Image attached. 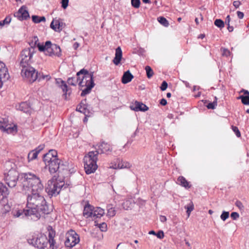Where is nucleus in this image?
Masks as SVG:
<instances>
[{
  "instance_id": "nucleus-54",
  "label": "nucleus",
  "mask_w": 249,
  "mask_h": 249,
  "mask_svg": "<svg viewBox=\"0 0 249 249\" xmlns=\"http://www.w3.org/2000/svg\"><path fill=\"white\" fill-rule=\"evenodd\" d=\"M235 205L240 210H243L244 209V206H243L242 203L239 200H237L235 202Z\"/></svg>"
},
{
  "instance_id": "nucleus-57",
  "label": "nucleus",
  "mask_w": 249,
  "mask_h": 249,
  "mask_svg": "<svg viewBox=\"0 0 249 249\" xmlns=\"http://www.w3.org/2000/svg\"><path fill=\"white\" fill-rule=\"evenodd\" d=\"M40 77L41 78L40 80L42 79H46L47 80H49L51 78V77L49 75H43L40 73Z\"/></svg>"
},
{
  "instance_id": "nucleus-41",
  "label": "nucleus",
  "mask_w": 249,
  "mask_h": 249,
  "mask_svg": "<svg viewBox=\"0 0 249 249\" xmlns=\"http://www.w3.org/2000/svg\"><path fill=\"white\" fill-rule=\"evenodd\" d=\"M185 208L187 209L186 213H187L188 217H189L191 212L194 208L193 202H191L188 205L185 206Z\"/></svg>"
},
{
  "instance_id": "nucleus-3",
  "label": "nucleus",
  "mask_w": 249,
  "mask_h": 249,
  "mask_svg": "<svg viewBox=\"0 0 249 249\" xmlns=\"http://www.w3.org/2000/svg\"><path fill=\"white\" fill-rule=\"evenodd\" d=\"M98 154V151H90L84 157V169L87 174L93 173L96 170L98 167L96 163Z\"/></svg>"
},
{
  "instance_id": "nucleus-6",
  "label": "nucleus",
  "mask_w": 249,
  "mask_h": 249,
  "mask_svg": "<svg viewBox=\"0 0 249 249\" xmlns=\"http://www.w3.org/2000/svg\"><path fill=\"white\" fill-rule=\"evenodd\" d=\"M39 51L44 52L45 55L50 56L59 57L61 55V50L60 47L55 44L52 43L50 41H46L44 46H39Z\"/></svg>"
},
{
  "instance_id": "nucleus-10",
  "label": "nucleus",
  "mask_w": 249,
  "mask_h": 249,
  "mask_svg": "<svg viewBox=\"0 0 249 249\" xmlns=\"http://www.w3.org/2000/svg\"><path fill=\"white\" fill-rule=\"evenodd\" d=\"M28 243L35 247L39 249H47L48 239L46 235L42 234L33 237L32 239H28Z\"/></svg>"
},
{
  "instance_id": "nucleus-8",
  "label": "nucleus",
  "mask_w": 249,
  "mask_h": 249,
  "mask_svg": "<svg viewBox=\"0 0 249 249\" xmlns=\"http://www.w3.org/2000/svg\"><path fill=\"white\" fill-rule=\"evenodd\" d=\"M21 75L24 80L30 83H33L36 80L40 81V73L32 66L21 70Z\"/></svg>"
},
{
  "instance_id": "nucleus-62",
  "label": "nucleus",
  "mask_w": 249,
  "mask_h": 249,
  "mask_svg": "<svg viewBox=\"0 0 249 249\" xmlns=\"http://www.w3.org/2000/svg\"><path fill=\"white\" fill-rule=\"evenodd\" d=\"M160 221L162 222H164L167 220L166 216H163V215H160Z\"/></svg>"
},
{
  "instance_id": "nucleus-50",
  "label": "nucleus",
  "mask_w": 249,
  "mask_h": 249,
  "mask_svg": "<svg viewBox=\"0 0 249 249\" xmlns=\"http://www.w3.org/2000/svg\"><path fill=\"white\" fill-rule=\"evenodd\" d=\"M44 147H45L44 144H40L34 150L37 153V154H38L40 152V151H41L44 148Z\"/></svg>"
},
{
  "instance_id": "nucleus-31",
  "label": "nucleus",
  "mask_w": 249,
  "mask_h": 249,
  "mask_svg": "<svg viewBox=\"0 0 249 249\" xmlns=\"http://www.w3.org/2000/svg\"><path fill=\"white\" fill-rule=\"evenodd\" d=\"M69 167L67 162L65 163H62L60 164V170L58 172V174H61L62 175L64 176L69 173Z\"/></svg>"
},
{
  "instance_id": "nucleus-26",
  "label": "nucleus",
  "mask_w": 249,
  "mask_h": 249,
  "mask_svg": "<svg viewBox=\"0 0 249 249\" xmlns=\"http://www.w3.org/2000/svg\"><path fill=\"white\" fill-rule=\"evenodd\" d=\"M122 58V51L120 47H118L115 50V56L113 62L115 65H118Z\"/></svg>"
},
{
  "instance_id": "nucleus-58",
  "label": "nucleus",
  "mask_w": 249,
  "mask_h": 249,
  "mask_svg": "<svg viewBox=\"0 0 249 249\" xmlns=\"http://www.w3.org/2000/svg\"><path fill=\"white\" fill-rule=\"evenodd\" d=\"M55 83L57 86H59L62 84H63V83H64V81L60 78H57L55 79Z\"/></svg>"
},
{
  "instance_id": "nucleus-52",
  "label": "nucleus",
  "mask_w": 249,
  "mask_h": 249,
  "mask_svg": "<svg viewBox=\"0 0 249 249\" xmlns=\"http://www.w3.org/2000/svg\"><path fill=\"white\" fill-rule=\"evenodd\" d=\"M231 217L233 220H236L239 217V214L237 212H232L231 214Z\"/></svg>"
},
{
  "instance_id": "nucleus-29",
  "label": "nucleus",
  "mask_w": 249,
  "mask_h": 249,
  "mask_svg": "<svg viewBox=\"0 0 249 249\" xmlns=\"http://www.w3.org/2000/svg\"><path fill=\"white\" fill-rule=\"evenodd\" d=\"M177 184L184 187L186 189H188L191 187V185H189V182L182 176H179L177 180Z\"/></svg>"
},
{
  "instance_id": "nucleus-63",
  "label": "nucleus",
  "mask_w": 249,
  "mask_h": 249,
  "mask_svg": "<svg viewBox=\"0 0 249 249\" xmlns=\"http://www.w3.org/2000/svg\"><path fill=\"white\" fill-rule=\"evenodd\" d=\"M230 20H231L230 16L229 15L227 16V17H226V20H225L226 24H227V25L230 24Z\"/></svg>"
},
{
  "instance_id": "nucleus-28",
  "label": "nucleus",
  "mask_w": 249,
  "mask_h": 249,
  "mask_svg": "<svg viewBox=\"0 0 249 249\" xmlns=\"http://www.w3.org/2000/svg\"><path fill=\"white\" fill-rule=\"evenodd\" d=\"M133 78V75L129 71L124 72L122 77V82L123 84H127L130 82Z\"/></svg>"
},
{
  "instance_id": "nucleus-14",
  "label": "nucleus",
  "mask_w": 249,
  "mask_h": 249,
  "mask_svg": "<svg viewBox=\"0 0 249 249\" xmlns=\"http://www.w3.org/2000/svg\"><path fill=\"white\" fill-rule=\"evenodd\" d=\"M89 72L87 70L83 69L77 72L75 77H69L67 80V83L69 85L75 86L77 84L81 81L82 78L81 75L83 76H87Z\"/></svg>"
},
{
  "instance_id": "nucleus-55",
  "label": "nucleus",
  "mask_w": 249,
  "mask_h": 249,
  "mask_svg": "<svg viewBox=\"0 0 249 249\" xmlns=\"http://www.w3.org/2000/svg\"><path fill=\"white\" fill-rule=\"evenodd\" d=\"M2 21H3V24H8L10 23V22L11 21V18L10 16H8Z\"/></svg>"
},
{
  "instance_id": "nucleus-32",
  "label": "nucleus",
  "mask_w": 249,
  "mask_h": 249,
  "mask_svg": "<svg viewBox=\"0 0 249 249\" xmlns=\"http://www.w3.org/2000/svg\"><path fill=\"white\" fill-rule=\"evenodd\" d=\"M105 213L104 210L100 208L97 207L95 210H93V217L96 216V217H100Z\"/></svg>"
},
{
  "instance_id": "nucleus-48",
  "label": "nucleus",
  "mask_w": 249,
  "mask_h": 249,
  "mask_svg": "<svg viewBox=\"0 0 249 249\" xmlns=\"http://www.w3.org/2000/svg\"><path fill=\"white\" fill-rule=\"evenodd\" d=\"M231 128L237 137L239 138L241 137L240 132L237 126L232 125Z\"/></svg>"
},
{
  "instance_id": "nucleus-21",
  "label": "nucleus",
  "mask_w": 249,
  "mask_h": 249,
  "mask_svg": "<svg viewBox=\"0 0 249 249\" xmlns=\"http://www.w3.org/2000/svg\"><path fill=\"white\" fill-rule=\"evenodd\" d=\"M94 207L87 203L84 208L83 215L86 218L93 216Z\"/></svg>"
},
{
  "instance_id": "nucleus-33",
  "label": "nucleus",
  "mask_w": 249,
  "mask_h": 249,
  "mask_svg": "<svg viewBox=\"0 0 249 249\" xmlns=\"http://www.w3.org/2000/svg\"><path fill=\"white\" fill-rule=\"evenodd\" d=\"M60 88H61L64 92L63 96L65 97V99H67V92H68L70 90L69 88L67 86V85L64 81V83L63 84L59 85L58 86Z\"/></svg>"
},
{
  "instance_id": "nucleus-53",
  "label": "nucleus",
  "mask_w": 249,
  "mask_h": 249,
  "mask_svg": "<svg viewBox=\"0 0 249 249\" xmlns=\"http://www.w3.org/2000/svg\"><path fill=\"white\" fill-rule=\"evenodd\" d=\"M61 3L62 7L66 9L68 6L69 0H61Z\"/></svg>"
},
{
  "instance_id": "nucleus-44",
  "label": "nucleus",
  "mask_w": 249,
  "mask_h": 249,
  "mask_svg": "<svg viewBox=\"0 0 249 249\" xmlns=\"http://www.w3.org/2000/svg\"><path fill=\"white\" fill-rule=\"evenodd\" d=\"M123 208L125 210H128L131 208L132 203L130 200H126L122 204Z\"/></svg>"
},
{
  "instance_id": "nucleus-1",
  "label": "nucleus",
  "mask_w": 249,
  "mask_h": 249,
  "mask_svg": "<svg viewBox=\"0 0 249 249\" xmlns=\"http://www.w3.org/2000/svg\"><path fill=\"white\" fill-rule=\"evenodd\" d=\"M27 208L33 216L38 219L43 214H48L53 211V207L47 202L41 192H32L27 198Z\"/></svg>"
},
{
  "instance_id": "nucleus-39",
  "label": "nucleus",
  "mask_w": 249,
  "mask_h": 249,
  "mask_svg": "<svg viewBox=\"0 0 249 249\" xmlns=\"http://www.w3.org/2000/svg\"><path fill=\"white\" fill-rule=\"evenodd\" d=\"M238 99L241 100L242 103L245 105H249V96L241 95Z\"/></svg>"
},
{
  "instance_id": "nucleus-7",
  "label": "nucleus",
  "mask_w": 249,
  "mask_h": 249,
  "mask_svg": "<svg viewBox=\"0 0 249 249\" xmlns=\"http://www.w3.org/2000/svg\"><path fill=\"white\" fill-rule=\"evenodd\" d=\"M4 175L5 183L10 188L15 187L17 182L20 184L19 186L22 187L21 174H19L15 169L12 168L9 170L8 172H4Z\"/></svg>"
},
{
  "instance_id": "nucleus-18",
  "label": "nucleus",
  "mask_w": 249,
  "mask_h": 249,
  "mask_svg": "<svg viewBox=\"0 0 249 249\" xmlns=\"http://www.w3.org/2000/svg\"><path fill=\"white\" fill-rule=\"evenodd\" d=\"M131 110L135 111H145L148 110V107L142 102L136 101L130 106Z\"/></svg>"
},
{
  "instance_id": "nucleus-12",
  "label": "nucleus",
  "mask_w": 249,
  "mask_h": 249,
  "mask_svg": "<svg viewBox=\"0 0 249 249\" xmlns=\"http://www.w3.org/2000/svg\"><path fill=\"white\" fill-rule=\"evenodd\" d=\"M79 235L73 230L70 231L67 234L65 245L67 248H71L79 242Z\"/></svg>"
},
{
  "instance_id": "nucleus-42",
  "label": "nucleus",
  "mask_w": 249,
  "mask_h": 249,
  "mask_svg": "<svg viewBox=\"0 0 249 249\" xmlns=\"http://www.w3.org/2000/svg\"><path fill=\"white\" fill-rule=\"evenodd\" d=\"M95 225L97 226L102 231H106L107 230V225L105 222L101 224H95Z\"/></svg>"
},
{
  "instance_id": "nucleus-20",
  "label": "nucleus",
  "mask_w": 249,
  "mask_h": 249,
  "mask_svg": "<svg viewBox=\"0 0 249 249\" xmlns=\"http://www.w3.org/2000/svg\"><path fill=\"white\" fill-rule=\"evenodd\" d=\"M63 25L60 19H53L50 24V27L55 31H60L62 30Z\"/></svg>"
},
{
  "instance_id": "nucleus-30",
  "label": "nucleus",
  "mask_w": 249,
  "mask_h": 249,
  "mask_svg": "<svg viewBox=\"0 0 249 249\" xmlns=\"http://www.w3.org/2000/svg\"><path fill=\"white\" fill-rule=\"evenodd\" d=\"M9 77L10 76L6 67L0 70V79L5 82L9 79Z\"/></svg>"
},
{
  "instance_id": "nucleus-37",
  "label": "nucleus",
  "mask_w": 249,
  "mask_h": 249,
  "mask_svg": "<svg viewBox=\"0 0 249 249\" xmlns=\"http://www.w3.org/2000/svg\"><path fill=\"white\" fill-rule=\"evenodd\" d=\"M37 153L34 150L30 151L28 155V158L29 160H33L37 158Z\"/></svg>"
},
{
  "instance_id": "nucleus-17",
  "label": "nucleus",
  "mask_w": 249,
  "mask_h": 249,
  "mask_svg": "<svg viewBox=\"0 0 249 249\" xmlns=\"http://www.w3.org/2000/svg\"><path fill=\"white\" fill-rule=\"evenodd\" d=\"M55 159H58L57 158V152L56 150L51 149L49 152L43 156V161H44L46 165L47 163L51 160H53Z\"/></svg>"
},
{
  "instance_id": "nucleus-40",
  "label": "nucleus",
  "mask_w": 249,
  "mask_h": 249,
  "mask_svg": "<svg viewBox=\"0 0 249 249\" xmlns=\"http://www.w3.org/2000/svg\"><path fill=\"white\" fill-rule=\"evenodd\" d=\"M107 215L110 217L114 216L116 214V211L114 208L111 207V206H107Z\"/></svg>"
},
{
  "instance_id": "nucleus-15",
  "label": "nucleus",
  "mask_w": 249,
  "mask_h": 249,
  "mask_svg": "<svg viewBox=\"0 0 249 249\" xmlns=\"http://www.w3.org/2000/svg\"><path fill=\"white\" fill-rule=\"evenodd\" d=\"M26 9L27 7L26 6H22L17 12L14 13V17L20 21L27 20L29 18L30 16L29 12Z\"/></svg>"
},
{
  "instance_id": "nucleus-23",
  "label": "nucleus",
  "mask_w": 249,
  "mask_h": 249,
  "mask_svg": "<svg viewBox=\"0 0 249 249\" xmlns=\"http://www.w3.org/2000/svg\"><path fill=\"white\" fill-rule=\"evenodd\" d=\"M48 231V236L49 238L48 239V243L50 245V248L51 249H57V247L54 245L55 241L53 239L55 235V231L53 230L52 228L50 230H49Z\"/></svg>"
},
{
  "instance_id": "nucleus-38",
  "label": "nucleus",
  "mask_w": 249,
  "mask_h": 249,
  "mask_svg": "<svg viewBox=\"0 0 249 249\" xmlns=\"http://www.w3.org/2000/svg\"><path fill=\"white\" fill-rule=\"evenodd\" d=\"M145 70L146 71V76H147V78H151L154 74L153 71L152 69H151V68L149 66H146L145 68Z\"/></svg>"
},
{
  "instance_id": "nucleus-27",
  "label": "nucleus",
  "mask_w": 249,
  "mask_h": 249,
  "mask_svg": "<svg viewBox=\"0 0 249 249\" xmlns=\"http://www.w3.org/2000/svg\"><path fill=\"white\" fill-rule=\"evenodd\" d=\"M15 217L23 218L24 216H32L33 214L30 210L27 208L26 209L18 210L14 214Z\"/></svg>"
},
{
  "instance_id": "nucleus-64",
  "label": "nucleus",
  "mask_w": 249,
  "mask_h": 249,
  "mask_svg": "<svg viewBox=\"0 0 249 249\" xmlns=\"http://www.w3.org/2000/svg\"><path fill=\"white\" fill-rule=\"evenodd\" d=\"M241 92L244 93V96H249V91L248 90L242 89Z\"/></svg>"
},
{
  "instance_id": "nucleus-49",
  "label": "nucleus",
  "mask_w": 249,
  "mask_h": 249,
  "mask_svg": "<svg viewBox=\"0 0 249 249\" xmlns=\"http://www.w3.org/2000/svg\"><path fill=\"white\" fill-rule=\"evenodd\" d=\"M217 106V104L216 103V101H213V102H210L206 105L208 109H213L215 108Z\"/></svg>"
},
{
  "instance_id": "nucleus-22",
  "label": "nucleus",
  "mask_w": 249,
  "mask_h": 249,
  "mask_svg": "<svg viewBox=\"0 0 249 249\" xmlns=\"http://www.w3.org/2000/svg\"><path fill=\"white\" fill-rule=\"evenodd\" d=\"M29 45L30 47L25 48V49H34V53H36L35 48L36 46L39 49V46H44L43 44H41L38 42V38L37 36H34L32 37V40L29 42Z\"/></svg>"
},
{
  "instance_id": "nucleus-47",
  "label": "nucleus",
  "mask_w": 249,
  "mask_h": 249,
  "mask_svg": "<svg viewBox=\"0 0 249 249\" xmlns=\"http://www.w3.org/2000/svg\"><path fill=\"white\" fill-rule=\"evenodd\" d=\"M229 217V212L223 211L220 215V218L223 221H225Z\"/></svg>"
},
{
  "instance_id": "nucleus-36",
  "label": "nucleus",
  "mask_w": 249,
  "mask_h": 249,
  "mask_svg": "<svg viewBox=\"0 0 249 249\" xmlns=\"http://www.w3.org/2000/svg\"><path fill=\"white\" fill-rule=\"evenodd\" d=\"M158 20L161 25L165 27H168L169 25L168 20L163 17H159Z\"/></svg>"
},
{
  "instance_id": "nucleus-24",
  "label": "nucleus",
  "mask_w": 249,
  "mask_h": 249,
  "mask_svg": "<svg viewBox=\"0 0 249 249\" xmlns=\"http://www.w3.org/2000/svg\"><path fill=\"white\" fill-rule=\"evenodd\" d=\"M9 194L7 188L2 183L0 182V201L6 198Z\"/></svg>"
},
{
  "instance_id": "nucleus-35",
  "label": "nucleus",
  "mask_w": 249,
  "mask_h": 249,
  "mask_svg": "<svg viewBox=\"0 0 249 249\" xmlns=\"http://www.w3.org/2000/svg\"><path fill=\"white\" fill-rule=\"evenodd\" d=\"M32 20L34 23H38L42 21H45L46 18L45 17H39L36 15H33L32 16Z\"/></svg>"
},
{
  "instance_id": "nucleus-4",
  "label": "nucleus",
  "mask_w": 249,
  "mask_h": 249,
  "mask_svg": "<svg viewBox=\"0 0 249 249\" xmlns=\"http://www.w3.org/2000/svg\"><path fill=\"white\" fill-rule=\"evenodd\" d=\"M23 49L20 53L18 58L19 67L20 70L32 66L34 63V49Z\"/></svg>"
},
{
  "instance_id": "nucleus-51",
  "label": "nucleus",
  "mask_w": 249,
  "mask_h": 249,
  "mask_svg": "<svg viewBox=\"0 0 249 249\" xmlns=\"http://www.w3.org/2000/svg\"><path fill=\"white\" fill-rule=\"evenodd\" d=\"M168 87V84L165 81H163L160 87V90L162 91H164Z\"/></svg>"
},
{
  "instance_id": "nucleus-59",
  "label": "nucleus",
  "mask_w": 249,
  "mask_h": 249,
  "mask_svg": "<svg viewBox=\"0 0 249 249\" xmlns=\"http://www.w3.org/2000/svg\"><path fill=\"white\" fill-rule=\"evenodd\" d=\"M240 4H241V2H240V1H238V0L234 1L233 2V5L236 8H238L239 7Z\"/></svg>"
},
{
  "instance_id": "nucleus-11",
  "label": "nucleus",
  "mask_w": 249,
  "mask_h": 249,
  "mask_svg": "<svg viewBox=\"0 0 249 249\" xmlns=\"http://www.w3.org/2000/svg\"><path fill=\"white\" fill-rule=\"evenodd\" d=\"M76 110L85 114V117L83 120L84 123L88 121L87 117H90L93 113L92 109H90L89 106L87 103V99L81 101L79 106L76 108Z\"/></svg>"
},
{
  "instance_id": "nucleus-5",
  "label": "nucleus",
  "mask_w": 249,
  "mask_h": 249,
  "mask_svg": "<svg viewBox=\"0 0 249 249\" xmlns=\"http://www.w3.org/2000/svg\"><path fill=\"white\" fill-rule=\"evenodd\" d=\"M78 85L80 87H86V88L82 89L81 93V96L83 97L88 94H89L92 88L94 86L95 84L93 81V72L89 73L87 76H82L81 81H80Z\"/></svg>"
},
{
  "instance_id": "nucleus-25",
  "label": "nucleus",
  "mask_w": 249,
  "mask_h": 249,
  "mask_svg": "<svg viewBox=\"0 0 249 249\" xmlns=\"http://www.w3.org/2000/svg\"><path fill=\"white\" fill-rule=\"evenodd\" d=\"M17 109L26 113H30L31 112V107L27 102H22L17 106Z\"/></svg>"
},
{
  "instance_id": "nucleus-13",
  "label": "nucleus",
  "mask_w": 249,
  "mask_h": 249,
  "mask_svg": "<svg viewBox=\"0 0 249 249\" xmlns=\"http://www.w3.org/2000/svg\"><path fill=\"white\" fill-rule=\"evenodd\" d=\"M0 129L8 134L16 133L17 132V125L9 124L8 119L6 118H0Z\"/></svg>"
},
{
  "instance_id": "nucleus-9",
  "label": "nucleus",
  "mask_w": 249,
  "mask_h": 249,
  "mask_svg": "<svg viewBox=\"0 0 249 249\" xmlns=\"http://www.w3.org/2000/svg\"><path fill=\"white\" fill-rule=\"evenodd\" d=\"M64 185V182L63 181H59L57 179L50 180L48 182L45 191L49 196H56L59 193Z\"/></svg>"
},
{
  "instance_id": "nucleus-16",
  "label": "nucleus",
  "mask_w": 249,
  "mask_h": 249,
  "mask_svg": "<svg viewBox=\"0 0 249 249\" xmlns=\"http://www.w3.org/2000/svg\"><path fill=\"white\" fill-rule=\"evenodd\" d=\"M61 161L58 158L54 159L47 163L46 166L49 167V170L51 174L55 173L60 170V164Z\"/></svg>"
},
{
  "instance_id": "nucleus-60",
  "label": "nucleus",
  "mask_w": 249,
  "mask_h": 249,
  "mask_svg": "<svg viewBox=\"0 0 249 249\" xmlns=\"http://www.w3.org/2000/svg\"><path fill=\"white\" fill-rule=\"evenodd\" d=\"M237 16L239 18L242 19L244 17V13L240 11H237Z\"/></svg>"
},
{
  "instance_id": "nucleus-34",
  "label": "nucleus",
  "mask_w": 249,
  "mask_h": 249,
  "mask_svg": "<svg viewBox=\"0 0 249 249\" xmlns=\"http://www.w3.org/2000/svg\"><path fill=\"white\" fill-rule=\"evenodd\" d=\"M130 167L131 164L128 162L119 160L118 164L119 169L129 168Z\"/></svg>"
},
{
  "instance_id": "nucleus-19",
  "label": "nucleus",
  "mask_w": 249,
  "mask_h": 249,
  "mask_svg": "<svg viewBox=\"0 0 249 249\" xmlns=\"http://www.w3.org/2000/svg\"><path fill=\"white\" fill-rule=\"evenodd\" d=\"M112 150V147L109 144L103 142L99 145L98 150H96V151H98L99 154L105 153L108 154Z\"/></svg>"
},
{
  "instance_id": "nucleus-61",
  "label": "nucleus",
  "mask_w": 249,
  "mask_h": 249,
  "mask_svg": "<svg viewBox=\"0 0 249 249\" xmlns=\"http://www.w3.org/2000/svg\"><path fill=\"white\" fill-rule=\"evenodd\" d=\"M160 104L162 106H165L167 104V101L164 98H162L160 101Z\"/></svg>"
},
{
  "instance_id": "nucleus-56",
  "label": "nucleus",
  "mask_w": 249,
  "mask_h": 249,
  "mask_svg": "<svg viewBox=\"0 0 249 249\" xmlns=\"http://www.w3.org/2000/svg\"><path fill=\"white\" fill-rule=\"evenodd\" d=\"M157 237L159 239H162L164 236V232L162 231H159L157 233H156Z\"/></svg>"
},
{
  "instance_id": "nucleus-43",
  "label": "nucleus",
  "mask_w": 249,
  "mask_h": 249,
  "mask_svg": "<svg viewBox=\"0 0 249 249\" xmlns=\"http://www.w3.org/2000/svg\"><path fill=\"white\" fill-rule=\"evenodd\" d=\"M214 24L216 26L220 28H222L224 27V22L220 19H216L214 21Z\"/></svg>"
},
{
  "instance_id": "nucleus-45",
  "label": "nucleus",
  "mask_w": 249,
  "mask_h": 249,
  "mask_svg": "<svg viewBox=\"0 0 249 249\" xmlns=\"http://www.w3.org/2000/svg\"><path fill=\"white\" fill-rule=\"evenodd\" d=\"M221 51L222 52V54L224 56L228 57L231 55L230 51L226 48H222L221 49Z\"/></svg>"
},
{
  "instance_id": "nucleus-46",
  "label": "nucleus",
  "mask_w": 249,
  "mask_h": 249,
  "mask_svg": "<svg viewBox=\"0 0 249 249\" xmlns=\"http://www.w3.org/2000/svg\"><path fill=\"white\" fill-rule=\"evenodd\" d=\"M131 4L132 6L135 8H138L140 7V0H131Z\"/></svg>"
},
{
  "instance_id": "nucleus-2",
  "label": "nucleus",
  "mask_w": 249,
  "mask_h": 249,
  "mask_svg": "<svg viewBox=\"0 0 249 249\" xmlns=\"http://www.w3.org/2000/svg\"><path fill=\"white\" fill-rule=\"evenodd\" d=\"M22 188L31 189L32 192H42L44 187L39 178L31 173H21Z\"/></svg>"
}]
</instances>
